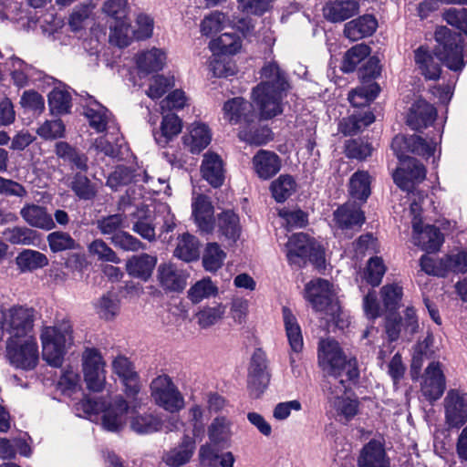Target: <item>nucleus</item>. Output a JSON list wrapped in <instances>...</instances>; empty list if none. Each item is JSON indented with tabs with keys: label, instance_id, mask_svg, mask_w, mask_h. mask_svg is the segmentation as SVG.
Here are the masks:
<instances>
[{
	"label": "nucleus",
	"instance_id": "nucleus-1",
	"mask_svg": "<svg viewBox=\"0 0 467 467\" xmlns=\"http://www.w3.org/2000/svg\"><path fill=\"white\" fill-rule=\"evenodd\" d=\"M434 38L437 42L434 53L425 46L414 50V62L420 74L427 79H438L441 72L440 62L452 71H462L467 61L462 35L446 26H439Z\"/></svg>",
	"mask_w": 467,
	"mask_h": 467
},
{
	"label": "nucleus",
	"instance_id": "nucleus-2",
	"mask_svg": "<svg viewBox=\"0 0 467 467\" xmlns=\"http://www.w3.org/2000/svg\"><path fill=\"white\" fill-rule=\"evenodd\" d=\"M439 143L437 139L426 140L419 135H397L391 142V149L400 161V166L393 173L394 182L403 191L415 190V186L426 178V169L422 163L407 153H414L425 159L434 155Z\"/></svg>",
	"mask_w": 467,
	"mask_h": 467
},
{
	"label": "nucleus",
	"instance_id": "nucleus-3",
	"mask_svg": "<svg viewBox=\"0 0 467 467\" xmlns=\"http://www.w3.org/2000/svg\"><path fill=\"white\" fill-rule=\"evenodd\" d=\"M192 208L194 222L202 234H212L217 229L219 236L231 244L239 239L242 227L240 218L234 211H223L214 218L212 202L202 194L193 200Z\"/></svg>",
	"mask_w": 467,
	"mask_h": 467
},
{
	"label": "nucleus",
	"instance_id": "nucleus-4",
	"mask_svg": "<svg viewBox=\"0 0 467 467\" xmlns=\"http://www.w3.org/2000/svg\"><path fill=\"white\" fill-rule=\"evenodd\" d=\"M264 81L253 89V98L259 109L260 118L272 119L283 112L282 99L288 84L278 65H265L261 70Z\"/></svg>",
	"mask_w": 467,
	"mask_h": 467
},
{
	"label": "nucleus",
	"instance_id": "nucleus-5",
	"mask_svg": "<svg viewBox=\"0 0 467 467\" xmlns=\"http://www.w3.org/2000/svg\"><path fill=\"white\" fill-rule=\"evenodd\" d=\"M318 363L327 374V381L345 379L355 380L359 376L357 359L347 358L339 344L334 339H322L318 345Z\"/></svg>",
	"mask_w": 467,
	"mask_h": 467
},
{
	"label": "nucleus",
	"instance_id": "nucleus-6",
	"mask_svg": "<svg viewBox=\"0 0 467 467\" xmlns=\"http://www.w3.org/2000/svg\"><path fill=\"white\" fill-rule=\"evenodd\" d=\"M130 406L126 400L119 395L103 409V403L91 399H83L75 404V411L79 417L91 418L102 410L101 425L108 431L117 432L126 424Z\"/></svg>",
	"mask_w": 467,
	"mask_h": 467
},
{
	"label": "nucleus",
	"instance_id": "nucleus-7",
	"mask_svg": "<svg viewBox=\"0 0 467 467\" xmlns=\"http://www.w3.org/2000/svg\"><path fill=\"white\" fill-rule=\"evenodd\" d=\"M43 358L53 367L62 364L66 349L73 343V329L69 320L63 319L41 333Z\"/></svg>",
	"mask_w": 467,
	"mask_h": 467
},
{
	"label": "nucleus",
	"instance_id": "nucleus-8",
	"mask_svg": "<svg viewBox=\"0 0 467 467\" xmlns=\"http://www.w3.org/2000/svg\"><path fill=\"white\" fill-rule=\"evenodd\" d=\"M285 254L290 265L302 266L307 260L317 267H321L325 264L323 247L303 233L289 237L285 244Z\"/></svg>",
	"mask_w": 467,
	"mask_h": 467
},
{
	"label": "nucleus",
	"instance_id": "nucleus-9",
	"mask_svg": "<svg viewBox=\"0 0 467 467\" xmlns=\"http://www.w3.org/2000/svg\"><path fill=\"white\" fill-rule=\"evenodd\" d=\"M34 310L23 306H14L0 313V341L5 336L7 339L20 340L33 337Z\"/></svg>",
	"mask_w": 467,
	"mask_h": 467
},
{
	"label": "nucleus",
	"instance_id": "nucleus-10",
	"mask_svg": "<svg viewBox=\"0 0 467 467\" xmlns=\"http://www.w3.org/2000/svg\"><path fill=\"white\" fill-rule=\"evenodd\" d=\"M348 381L336 379L335 382L327 381L325 385L330 411L338 421L348 422L358 410V401L346 395Z\"/></svg>",
	"mask_w": 467,
	"mask_h": 467
},
{
	"label": "nucleus",
	"instance_id": "nucleus-11",
	"mask_svg": "<svg viewBox=\"0 0 467 467\" xmlns=\"http://www.w3.org/2000/svg\"><path fill=\"white\" fill-rule=\"evenodd\" d=\"M306 298L316 311L325 312L335 320L340 313V305L334 285L327 280L317 278L306 284Z\"/></svg>",
	"mask_w": 467,
	"mask_h": 467
},
{
	"label": "nucleus",
	"instance_id": "nucleus-12",
	"mask_svg": "<svg viewBox=\"0 0 467 467\" xmlns=\"http://www.w3.org/2000/svg\"><path fill=\"white\" fill-rule=\"evenodd\" d=\"M154 402L169 412H178L184 407V398L168 375H160L150 383Z\"/></svg>",
	"mask_w": 467,
	"mask_h": 467
},
{
	"label": "nucleus",
	"instance_id": "nucleus-13",
	"mask_svg": "<svg viewBox=\"0 0 467 467\" xmlns=\"http://www.w3.org/2000/svg\"><path fill=\"white\" fill-rule=\"evenodd\" d=\"M84 115L91 129L98 133L107 132L112 140L118 141L119 127L111 112L98 102L93 97L87 95Z\"/></svg>",
	"mask_w": 467,
	"mask_h": 467
},
{
	"label": "nucleus",
	"instance_id": "nucleus-14",
	"mask_svg": "<svg viewBox=\"0 0 467 467\" xmlns=\"http://www.w3.org/2000/svg\"><path fill=\"white\" fill-rule=\"evenodd\" d=\"M6 356L16 368L25 370L35 368L38 361V347L34 337L6 339Z\"/></svg>",
	"mask_w": 467,
	"mask_h": 467
},
{
	"label": "nucleus",
	"instance_id": "nucleus-15",
	"mask_svg": "<svg viewBox=\"0 0 467 467\" xmlns=\"http://www.w3.org/2000/svg\"><path fill=\"white\" fill-rule=\"evenodd\" d=\"M84 379L88 389L101 391L106 383L105 362L96 348H87L83 353Z\"/></svg>",
	"mask_w": 467,
	"mask_h": 467
},
{
	"label": "nucleus",
	"instance_id": "nucleus-16",
	"mask_svg": "<svg viewBox=\"0 0 467 467\" xmlns=\"http://www.w3.org/2000/svg\"><path fill=\"white\" fill-rule=\"evenodd\" d=\"M418 318L413 307H407L403 317L397 318L390 315L386 319V334L391 342L399 338L410 341L418 331Z\"/></svg>",
	"mask_w": 467,
	"mask_h": 467
},
{
	"label": "nucleus",
	"instance_id": "nucleus-17",
	"mask_svg": "<svg viewBox=\"0 0 467 467\" xmlns=\"http://www.w3.org/2000/svg\"><path fill=\"white\" fill-rule=\"evenodd\" d=\"M443 403L445 422L449 428L460 429L467 422V393L450 389Z\"/></svg>",
	"mask_w": 467,
	"mask_h": 467
},
{
	"label": "nucleus",
	"instance_id": "nucleus-18",
	"mask_svg": "<svg viewBox=\"0 0 467 467\" xmlns=\"http://www.w3.org/2000/svg\"><path fill=\"white\" fill-rule=\"evenodd\" d=\"M111 368L124 386L128 398H135L140 390V377L133 363L125 356L118 355L111 362Z\"/></svg>",
	"mask_w": 467,
	"mask_h": 467
},
{
	"label": "nucleus",
	"instance_id": "nucleus-19",
	"mask_svg": "<svg viewBox=\"0 0 467 467\" xmlns=\"http://www.w3.org/2000/svg\"><path fill=\"white\" fill-rule=\"evenodd\" d=\"M269 381L266 355L261 348H256L250 361L248 386L256 396H259L267 388Z\"/></svg>",
	"mask_w": 467,
	"mask_h": 467
},
{
	"label": "nucleus",
	"instance_id": "nucleus-20",
	"mask_svg": "<svg viewBox=\"0 0 467 467\" xmlns=\"http://www.w3.org/2000/svg\"><path fill=\"white\" fill-rule=\"evenodd\" d=\"M445 389V377L441 364L438 361H431L425 369L420 384L422 396L432 402L439 400Z\"/></svg>",
	"mask_w": 467,
	"mask_h": 467
},
{
	"label": "nucleus",
	"instance_id": "nucleus-21",
	"mask_svg": "<svg viewBox=\"0 0 467 467\" xmlns=\"http://www.w3.org/2000/svg\"><path fill=\"white\" fill-rule=\"evenodd\" d=\"M334 220L337 228L351 237L354 232L361 228L365 222V215L355 203H346L334 212Z\"/></svg>",
	"mask_w": 467,
	"mask_h": 467
},
{
	"label": "nucleus",
	"instance_id": "nucleus-22",
	"mask_svg": "<svg viewBox=\"0 0 467 467\" xmlns=\"http://www.w3.org/2000/svg\"><path fill=\"white\" fill-rule=\"evenodd\" d=\"M282 314L285 335L291 349L289 357L290 366L294 369L296 366L297 358L304 348L302 330L290 308L284 306Z\"/></svg>",
	"mask_w": 467,
	"mask_h": 467
},
{
	"label": "nucleus",
	"instance_id": "nucleus-23",
	"mask_svg": "<svg viewBox=\"0 0 467 467\" xmlns=\"http://www.w3.org/2000/svg\"><path fill=\"white\" fill-rule=\"evenodd\" d=\"M187 273L173 263H162L158 266L157 278L166 291L181 292L187 284Z\"/></svg>",
	"mask_w": 467,
	"mask_h": 467
},
{
	"label": "nucleus",
	"instance_id": "nucleus-24",
	"mask_svg": "<svg viewBox=\"0 0 467 467\" xmlns=\"http://www.w3.org/2000/svg\"><path fill=\"white\" fill-rule=\"evenodd\" d=\"M413 244L428 253L439 250L443 243V235L441 231L433 225L422 227V220L412 222Z\"/></svg>",
	"mask_w": 467,
	"mask_h": 467
},
{
	"label": "nucleus",
	"instance_id": "nucleus-25",
	"mask_svg": "<svg viewBox=\"0 0 467 467\" xmlns=\"http://www.w3.org/2000/svg\"><path fill=\"white\" fill-rule=\"evenodd\" d=\"M224 119L231 124L254 122L257 116L253 105L242 98H234L224 103Z\"/></svg>",
	"mask_w": 467,
	"mask_h": 467
},
{
	"label": "nucleus",
	"instance_id": "nucleus-26",
	"mask_svg": "<svg viewBox=\"0 0 467 467\" xmlns=\"http://www.w3.org/2000/svg\"><path fill=\"white\" fill-rule=\"evenodd\" d=\"M437 117L436 109L424 99L413 103L407 117L408 125L415 130L425 129L431 125Z\"/></svg>",
	"mask_w": 467,
	"mask_h": 467
},
{
	"label": "nucleus",
	"instance_id": "nucleus-27",
	"mask_svg": "<svg viewBox=\"0 0 467 467\" xmlns=\"http://www.w3.org/2000/svg\"><path fill=\"white\" fill-rule=\"evenodd\" d=\"M195 449V438L184 434L177 446L164 453L162 460L170 467H179L190 462Z\"/></svg>",
	"mask_w": 467,
	"mask_h": 467
},
{
	"label": "nucleus",
	"instance_id": "nucleus-28",
	"mask_svg": "<svg viewBox=\"0 0 467 467\" xmlns=\"http://www.w3.org/2000/svg\"><path fill=\"white\" fill-rule=\"evenodd\" d=\"M252 163L255 173L263 180L274 177L281 169L280 157L265 150H258L253 157Z\"/></svg>",
	"mask_w": 467,
	"mask_h": 467
},
{
	"label": "nucleus",
	"instance_id": "nucleus-29",
	"mask_svg": "<svg viewBox=\"0 0 467 467\" xmlns=\"http://www.w3.org/2000/svg\"><path fill=\"white\" fill-rule=\"evenodd\" d=\"M358 467H389L381 441L371 440L363 447L358 458Z\"/></svg>",
	"mask_w": 467,
	"mask_h": 467
},
{
	"label": "nucleus",
	"instance_id": "nucleus-30",
	"mask_svg": "<svg viewBox=\"0 0 467 467\" xmlns=\"http://www.w3.org/2000/svg\"><path fill=\"white\" fill-rule=\"evenodd\" d=\"M378 27V21L372 15H363L345 24L344 35L351 41H358L371 36Z\"/></svg>",
	"mask_w": 467,
	"mask_h": 467
},
{
	"label": "nucleus",
	"instance_id": "nucleus-31",
	"mask_svg": "<svg viewBox=\"0 0 467 467\" xmlns=\"http://www.w3.org/2000/svg\"><path fill=\"white\" fill-rule=\"evenodd\" d=\"M20 215L23 220L32 227L43 229L46 231L52 230L56 227L55 222L47 211L46 207L26 203L21 210Z\"/></svg>",
	"mask_w": 467,
	"mask_h": 467
},
{
	"label": "nucleus",
	"instance_id": "nucleus-32",
	"mask_svg": "<svg viewBox=\"0 0 467 467\" xmlns=\"http://www.w3.org/2000/svg\"><path fill=\"white\" fill-rule=\"evenodd\" d=\"M202 178L213 187H220L224 180V170L221 157L213 152H207L203 155L201 166Z\"/></svg>",
	"mask_w": 467,
	"mask_h": 467
},
{
	"label": "nucleus",
	"instance_id": "nucleus-33",
	"mask_svg": "<svg viewBox=\"0 0 467 467\" xmlns=\"http://www.w3.org/2000/svg\"><path fill=\"white\" fill-rule=\"evenodd\" d=\"M358 8L359 5L356 0H335L327 3L323 12L327 20L337 23L353 16Z\"/></svg>",
	"mask_w": 467,
	"mask_h": 467
},
{
	"label": "nucleus",
	"instance_id": "nucleus-34",
	"mask_svg": "<svg viewBox=\"0 0 467 467\" xmlns=\"http://www.w3.org/2000/svg\"><path fill=\"white\" fill-rule=\"evenodd\" d=\"M212 135L208 127L203 123H193L189 134L182 137L184 147L192 153H200L211 142Z\"/></svg>",
	"mask_w": 467,
	"mask_h": 467
},
{
	"label": "nucleus",
	"instance_id": "nucleus-35",
	"mask_svg": "<svg viewBox=\"0 0 467 467\" xmlns=\"http://www.w3.org/2000/svg\"><path fill=\"white\" fill-rule=\"evenodd\" d=\"M166 62V54L160 48L153 47L142 51L136 57V65L140 74L148 75L160 71Z\"/></svg>",
	"mask_w": 467,
	"mask_h": 467
},
{
	"label": "nucleus",
	"instance_id": "nucleus-36",
	"mask_svg": "<svg viewBox=\"0 0 467 467\" xmlns=\"http://www.w3.org/2000/svg\"><path fill=\"white\" fill-rule=\"evenodd\" d=\"M157 258L148 254L133 255L127 261L126 269L130 275L148 280L156 265Z\"/></svg>",
	"mask_w": 467,
	"mask_h": 467
},
{
	"label": "nucleus",
	"instance_id": "nucleus-37",
	"mask_svg": "<svg viewBox=\"0 0 467 467\" xmlns=\"http://www.w3.org/2000/svg\"><path fill=\"white\" fill-rule=\"evenodd\" d=\"M182 120L173 113H167L163 116L159 131H154L153 136L156 143L165 147L182 130Z\"/></svg>",
	"mask_w": 467,
	"mask_h": 467
},
{
	"label": "nucleus",
	"instance_id": "nucleus-38",
	"mask_svg": "<svg viewBox=\"0 0 467 467\" xmlns=\"http://www.w3.org/2000/svg\"><path fill=\"white\" fill-rule=\"evenodd\" d=\"M233 421L225 416L215 417L208 427V437L213 445L227 444L233 436Z\"/></svg>",
	"mask_w": 467,
	"mask_h": 467
},
{
	"label": "nucleus",
	"instance_id": "nucleus-39",
	"mask_svg": "<svg viewBox=\"0 0 467 467\" xmlns=\"http://www.w3.org/2000/svg\"><path fill=\"white\" fill-rule=\"evenodd\" d=\"M374 120L375 116L371 111L353 113L339 122L338 130L346 136L353 135L373 123Z\"/></svg>",
	"mask_w": 467,
	"mask_h": 467
},
{
	"label": "nucleus",
	"instance_id": "nucleus-40",
	"mask_svg": "<svg viewBox=\"0 0 467 467\" xmlns=\"http://www.w3.org/2000/svg\"><path fill=\"white\" fill-rule=\"evenodd\" d=\"M238 137L248 144L260 146L272 140V131L267 127H257L254 122H250L241 127Z\"/></svg>",
	"mask_w": 467,
	"mask_h": 467
},
{
	"label": "nucleus",
	"instance_id": "nucleus-41",
	"mask_svg": "<svg viewBox=\"0 0 467 467\" xmlns=\"http://www.w3.org/2000/svg\"><path fill=\"white\" fill-rule=\"evenodd\" d=\"M380 88L378 83H363L348 93V101L353 107H365L379 95Z\"/></svg>",
	"mask_w": 467,
	"mask_h": 467
},
{
	"label": "nucleus",
	"instance_id": "nucleus-42",
	"mask_svg": "<svg viewBox=\"0 0 467 467\" xmlns=\"http://www.w3.org/2000/svg\"><path fill=\"white\" fill-rule=\"evenodd\" d=\"M55 152L58 158L67 161L76 169L85 171L88 170V158L79 153L76 148L66 141H58L55 145Z\"/></svg>",
	"mask_w": 467,
	"mask_h": 467
},
{
	"label": "nucleus",
	"instance_id": "nucleus-43",
	"mask_svg": "<svg viewBox=\"0 0 467 467\" xmlns=\"http://www.w3.org/2000/svg\"><path fill=\"white\" fill-rule=\"evenodd\" d=\"M130 428L138 434H150L161 430L162 420L152 413L138 414L131 418Z\"/></svg>",
	"mask_w": 467,
	"mask_h": 467
},
{
	"label": "nucleus",
	"instance_id": "nucleus-44",
	"mask_svg": "<svg viewBox=\"0 0 467 467\" xmlns=\"http://www.w3.org/2000/svg\"><path fill=\"white\" fill-rule=\"evenodd\" d=\"M371 177L366 171H357L349 180V193L358 200L366 202L370 195Z\"/></svg>",
	"mask_w": 467,
	"mask_h": 467
},
{
	"label": "nucleus",
	"instance_id": "nucleus-45",
	"mask_svg": "<svg viewBox=\"0 0 467 467\" xmlns=\"http://www.w3.org/2000/svg\"><path fill=\"white\" fill-rule=\"evenodd\" d=\"M16 265L22 272L43 268L48 265L46 254L36 250L26 249L16 258Z\"/></svg>",
	"mask_w": 467,
	"mask_h": 467
},
{
	"label": "nucleus",
	"instance_id": "nucleus-46",
	"mask_svg": "<svg viewBox=\"0 0 467 467\" xmlns=\"http://www.w3.org/2000/svg\"><path fill=\"white\" fill-rule=\"evenodd\" d=\"M199 242L190 234H182L174 250V256L185 262L197 260L199 257Z\"/></svg>",
	"mask_w": 467,
	"mask_h": 467
},
{
	"label": "nucleus",
	"instance_id": "nucleus-47",
	"mask_svg": "<svg viewBox=\"0 0 467 467\" xmlns=\"http://www.w3.org/2000/svg\"><path fill=\"white\" fill-rule=\"evenodd\" d=\"M213 53L228 56L234 55L241 48L240 37L235 33L226 32L210 43Z\"/></svg>",
	"mask_w": 467,
	"mask_h": 467
},
{
	"label": "nucleus",
	"instance_id": "nucleus-48",
	"mask_svg": "<svg viewBox=\"0 0 467 467\" xmlns=\"http://www.w3.org/2000/svg\"><path fill=\"white\" fill-rule=\"evenodd\" d=\"M48 105L52 114L67 113L71 108V95L66 87H57L48 95Z\"/></svg>",
	"mask_w": 467,
	"mask_h": 467
},
{
	"label": "nucleus",
	"instance_id": "nucleus-49",
	"mask_svg": "<svg viewBox=\"0 0 467 467\" xmlns=\"http://www.w3.org/2000/svg\"><path fill=\"white\" fill-rule=\"evenodd\" d=\"M370 47L366 44L355 45L346 52L341 69L345 73L353 72L357 66L370 55Z\"/></svg>",
	"mask_w": 467,
	"mask_h": 467
},
{
	"label": "nucleus",
	"instance_id": "nucleus-50",
	"mask_svg": "<svg viewBox=\"0 0 467 467\" xmlns=\"http://www.w3.org/2000/svg\"><path fill=\"white\" fill-rule=\"evenodd\" d=\"M209 414L201 404H193L188 410V421L192 426L193 438L201 437L204 434L205 425L209 420Z\"/></svg>",
	"mask_w": 467,
	"mask_h": 467
},
{
	"label": "nucleus",
	"instance_id": "nucleus-51",
	"mask_svg": "<svg viewBox=\"0 0 467 467\" xmlns=\"http://www.w3.org/2000/svg\"><path fill=\"white\" fill-rule=\"evenodd\" d=\"M225 257V252L217 243H209L202 255V265L206 271L215 272L222 267Z\"/></svg>",
	"mask_w": 467,
	"mask_h": 467
},
{
	"label": "nucleus",
	"instance_id": "nucleus-52",
	"mask_svg": "<svg viewBox=\"0 0 467 467\" xmlns=\"http://www.w3.org/2000/svg\"><path fill=\"white\" fill-rule=\"evenodd\" d=\"M3 234L13 244L31 245L38 239L36 231L24 226L7 228Z\"/></svg>",
	"mask_w": 467,
	"mask_h": 467
},
{
	"label": "nucleus",
	"instance_id": "nucleus-53",
	"mask_svg": "<svg viewBox=\"0 0 467 467\" xmlns=\"http://www.w3.org/2000/svg\"><path fill=\"white\" fill-rule=\"evenodd\" d=\"M296 183L290 175H280L271 184L272 195L277 202H283L296 191Z\"/></svg>",
	"mask_w": 467,
	"mask_h": 467
},
{
	"label": "nucleus",
	"instance_id": "nucleus-54",
	"mask_svg": "<svg viewBox=\"0 0 467 467\" xmlns=\"http://www.w3.org/2000/svg\"><path fill=\"white\" fill-rule=\"evenodd\" d=\"M133 36V29L123 19L116 20L115 25L110 26L109 40L119 47H128Z\"/></svg>",
	"mask_w": 467,
	"mask_h": 467
},
{
	"label": "nucleus",
	"instance_id": "nucleus-55",
	"mask_svg": "<svg viewBox=\"0 0 467 467\" xmlns=\"http://www.w3.org/2000/svg\"><path fill=\"white\" fill-rule=\"evenodd\" d=\"M47 241L53 253L75 250L78 247V244L76 240L67 232H52L47 235Z\"/></svg>",
	"mask_w": 467,
	"mask_h": 467
},
{
	"label": "nucleus",
	"instance_id": "nucleus-56",
	"mask_svg": "<svg viewBox=\"0 0 467 467\" xmlns=\"http://www.w3.org/2000/svg\"><path fill=\"white\" fill-rule=\"evenodd\" d=\"M217 291V286L210 278H202L188 290V298L193 304H198L203 299L215 296Z\"/></svg>",
	"mask_w": 467,
	"mask_h": 467
},
{
	"label": "nucleus",
	"instance_id": "nucleus-57",
	"mask_svg": "<svg viewBox=\"0 0 467 467\" xmlns=\"http://www.w3.org/2000/svg\"><path fill=\"white\" fill-rule=\"evenodd\" d=\"M71 190L81 200H92L97 194L94 183L84 174L78 172L73 176Z\"/></svg>",
	"mask_w": 467,
	"mask_h": 467
},
{
	"label": "nucleus",
	"instance_id": "nucleus-58",
	"mask_svg": "<svg viewBox=\"0 0 467 467\" xmlns=\"http://www.w3.org/2000/svg\"><path fill=\"white\" fill-rule=\"evenodd\" d=\"M209 69L215 78H227L235 73L231 58L219 53H213L209 62Z\"/></svg>",
	"mask_w": 467,
	"mask_h": 467
},
{
	"label": "nucleus",
	"instance_id": "nucleus-59",
	"mask_svg": "<svg viewBox=\"0 0 467 467\" xmlns=\"http://www.w3.org/2000/svg\"><path fill=\"white\" fill-rule=\"evenodd\" d=\"M225 309V306L222 304L203 307L196 315L198 325L202 328H208L215 325L224 316Z\"/></svg>",
	"mask_w": 467,
	"mask_h": 467
},
{
	"label": "nucleus",
	"instance_id": "nucleus-60",
	"mask_svg": "<svg viewBox=\"0 0 467 467\" xmlns=\"http://www.w3.org/2000/svg\"><path fill=\"white\" fill-rule=\"evenodd\" d=\"M373 148L371 144L363 139L348 140L345 146L346 156L350 159L363 161L371 155Z\"/></svg>",
	"mask_w": 467,
	"mask_h": 467
},
{
	"label": "nucleus",
	"instance_id": "nucleus-61",
	"mask_svg": "<svg viewBox=\"0 0 467 467\" xmlns=\"http://www.w3.org/2000/svg\"><path fill=\"white\" fill-rule=\"evenodd\" d=\"M385 272L383 260L378 256L371 257L367 265L365 278L372 286H377L380 284Z\"/></svg>",
	"mask_w": 467,
	"mask_h": 467
},
{
	"label": "nucleus",
	"instance_id": "nucleus-62",
	"mask_svg": "<svg viewBox=\"0 0 467 467\" xmlns=\"http://www.w3.org/2000/svg\"><path fill=\"white\" fill-rule=\"evenodd\" d=\"M226 22V17L223 13L214 11L209 16H206L201 23V32L204 36H212L221 31Z\"/></svg>",
	"mask_w": 467,
	"mask_h": 467
},
{
	"label": "nucleus",
	"instance_id": "nucleus-63",
	"mask_svg": "<svg viewBox=\"0 0 467 467\" xmlns=\"http://www.w3.org/2000/svg\"><path fill=\"white\" fill-rule=\"evenodd\" d=\"M36 133L45 140H56L65 134V125L61 119L46 120L36 130Z\"/></svg>",
	"mask_w": 467,
	"mask_h": 467
},
{
	"label": "nucleus",
	"instance_id": "nucleus-64",
	"mask_svg": "<svg viewBox=\"0 0 467 467\" xmlns=\"http://www.w3.org/2000/svg\"><path fill=\"white\" fill-rule=\"evenodd\" d=\"M444 20L463 32L467 36V9L466 8H450L443 14Z\"/></svg>",
	"mask_w": 467,
	"mask_h": 467
}]
</instances>
